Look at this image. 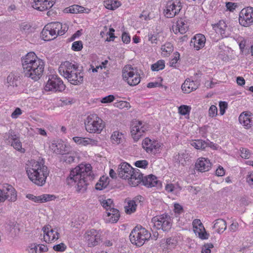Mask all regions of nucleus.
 I'll use <instances>...</instances> for the list:
<instances>
[{"label":"nucleus","mask_w":253,"mask_h":253,"mask_svg":"<svg viewBox=\"0 0 253 253\" xmlns=\"http://www.w3.org/2000/svg\"><path fill=\"white\" fill-rule=\"evenodd\" d=\"M122 42L126 44H128L130 42V36L129 34L126 32H124L122 35Z\"/></svg>","instance_id":"nucleus-61"},{"label":"nucleus","mask_w":253,"mask_h":253,"mask_svg":"<svg viewBox=\"0 0 253 253\" xmlns=\"http://www.w3.org/2000/svg\"><path fill=\"white\" fill-rule=\"evenodd\" d=\"M76 154L75 152L64 153L62 157V161L67 164L75 162Z\"/></svg>","instance_id":"nucleus-38"},{"label":"nucleus","mask_w":253,"mask_h":253,"mask_svg":"<svg viewBox=\"0 0 253 253\" xmlns=\"http://www.w3.org/2000/svg\"><path fill=\"white\" fill-rule=\"evenodd\" d=\"M213 228L216 230L218 233H223L226 229V222L223 219L219 218L214 221Z\"/></svg>","instance_id":"nucleus-30"},{"label":"nucleus","mask_w":253,"mask_h":253,"mask_svg":"<svg viewBox=\"0 0 253 253\" xmlns=\"http://www.w3.org/2000/svg\"><path fill=\"white\" fill-rule=\"evenodd\" d=\"M97 143V141L92 139H86L85 138L83 137L82 140V143H81V144L83 146H86L87 145H96Z\"/></svg>","instance_id":"nucleus-51"},{"label":"nucleus","mask_w":253,"mask_h":253,"mask_svg":"<svg viewBox=\"0 0 253 253\" xmlns=\"http://www.w3.org/2000/svg\"><path fill=\"white\" fill-rule=\"evenodd\" d=\"M115 99V96L112 95L110 94L109 95H107L106 96H105L101 99L100 101L102 103H109L112 102Z\"/></svg>","instance_id":"nucleus-57"},{"label":"nucleus","mask_w":253,"mask_h":253,"mask_svg":"<svg viewBox=\"0 0 253 253\" xmlns=\"http://www.w3.org/2000/svg\"><path fill=\"white\" fill-rule=\"evenodd\" d=\"M78 68L77 65L73 64L68 61H66L61 63L58 68V71L61 76L65 77L72 72H76Z\"/></svg>","instance_id":"nucleus-14"},{"label":"nucleus","mask_w":253,"mask_h":253,"mask_svg":"<svg viewBox=\"0 0 253 253\" xmlns=\"http://www.w3.org/2000/svg\"><path fill=\"white\" fill-rule=\"evenodd\" d=\"M78 4H74L71 5L66 8H65V10L67 13H78L79 12L78 11Z\"/></svg>","instance_id":"nucleus-58"},{"label":"nucleus","mask_w":253,"mask_h":253,"mask_svg":"<svg viewBox=\"0 0 253 253\" xmlns=\"http://www.w3.org/2000/svg\"><path fill=\"white\" fill-rule=\"evenodd\" d=\"M48 25L51 29L55 32L56 36L64 35L68 29V26L67 24H63L58 22L51 23Z\"/></svg>","instance_id":"nucleus-28"},{"label":"nucleus","mask_w":253,"mask_h":253,"mask_svg":"<svg viewBox=\"0 0 253 253\" xmlns=\"http://www.w3.org/2000/svg\"><path fill=\"white\" fill-rule=\"evenodd\" d=\"M102 206L106 209V212L114 208L113 201L111 199L103 200L101 203Z\"/></svg>","instance_id":"nucleus-43"},{"label":"nucleus","mask_w":253,"mask_h":253,"mask_svg":"<svg viewBox=\"0 0 253 253\" xmlns=\"http://www.w3.org/2000/svg\"><path fill=\"white\" fill-rule=\"evenodd\" d=\"M174 211L176 215H179L180 214L183 213L184 212V210L181 205L178 203H175L174 204Z\"/></svg>","instance_id":"nucleus-55"},{"label":"nucleus","mask_w":253,"mask_h":253,"mask_svg":"<svg viewBox=\"0 0 253 253\" xmlns=\"http://www.w3.org/2000/svg\"><path fill=\"white\" fill-rule=\"evenodd\" d=\"M211 163L208 158L201 157L198 158L195 163V168L200 172L209 171L211 167Z\"/></svg>","instance_id":"nucleus-19"},{"label":"nucleus","mask_w":253,"mask_h":253,"mask_svg":"<svg viewBox=\"0 0 253 253\" xmlns=\"http://www.w3.org/2000/svg\"><path fill=\"white\" fill-rule=\"evenodd\" d=\"M22 112L20 108L17 107L14 111L12 113L11 117L12 119H17L19 115L22 114Z\"/></svg>","instance_id":"nucleus-64"},{"label":"nucleus","mask_w":253,"mask_h":253,"mask_svg":"<svg viewBox=\"0 0 253 253\" xmlns=\"http://www.w3.org/2000/svg\"><path fill=\"white\" fill-rule=\"evenodd\" d=\"M177 188H180V187L178 185H175L172 183H168L165 186V190L169 193L173 192Z\"/></svg>","instance_id":"nucleus-53"},{"label":"nucleus","mask_w":253,"mask_h":253,"mask_svg":"<svg viewBox=\"0 0 253 253\" xmlns=\"http://www.w3.org/2000/svg\"><path fill=\"white\" fill-rule=\"evenodd\" d=\"M161 50L163 52L167 53V55L169 54L173 50V45L170 42H167L164 45H162Z\"/></svg>","instance_id":"nucleus-45"},{"label":"nucleus","mask_w":253,"mask_h":253,"mask_svg":"<svg viewBox=\"0 0 253 253\" xmlns=\"http://www.w3.org/2000/svg\"><path fill=\"white\" fill-rule=\"evenodd\" d=\"M176 27L181 34L185 33L188 30V25L184 19L180 18L176 22Z\"/></svg>","instance_id":"nucleus-35"},{"label":"nucleus","mask_w":253,"mask_h":253,"mask_svg":"<svg viewBox=\"0 0 253 253\" xmlns=\"http://www.w3.org/2000/svg\"><path fill=\"white\" fill-rule=\"evenodd\" d=\"M206 38L201 34L196 35L191 41V46L193 45L196 50L202 48L205 45Z\"/></svg>","instance_id":"nucleus-27"},{"label":"nucleus","mask_w":253,"mask_h":253,"mask_svg":"<svg viewBox=\"0 0 253 253\" xmlns=\"http://www.w3.org/2000/svg\"><path fill=\"white\" fill-rule=\"evenodd\" d=\"M175 56L169 62V66L174 68H176L177 61L179 59L180 54L178 52L174 53Z\"/></svg>","instance_id":"nucleus-56"},{"label":"nucleus","mask_w":253,"mask_h":253,"mask_svg":"<svg viewBox=\"0 0 253 253\" xmlns=\"http://www.w3.org/2000/svg\"><path fill=\"white\" fill-rule=\"evenodd\" d=\"M165 62L164 60H159L156 63L152 64L151 69L153 71H159L164 69Z\"/></svg>","instance_id":"nucleus-42"},{"label":"nucleus","mask_w":253,"mask_h":253,"mask_svg":"<svg viewBox=\"0 0 253 253\" xmlns=\"http://www.w3.org/2000/svg\"><path fill=\"white\" fill-rule=\"evenodd\" d=\"M0 192L3 193L4 198L6 197L9 201L15 202L17 200V192L11 185L6 184L0 189Z\"/></svg>","instance_id":"nucleus-20"},{"label":"nucleus","mask_w":253,"mask_h":253,"mask_svg":"<svg viewBox=\"0 0 253 253\" xmlns=\"http://www.w3.org/2000/svg\"><path fill=\"white\" fill-rule=\"evenodd\" d=\"M239 22L245 27L253 25V7L249 6L241 10L239 13Z\"/></svg>","instance_id":"nucleus-10"},{"label":"nucleus","mask_w":253,"mask_h":253,"mask_svg":"<svg viewBox=\"0 0 253 253\" xmlns=\"http://www.w3.org/2000/svg\"><path fill=\"white\" fill-rule=\"evenodd\" d=\"M213 248V245L212 243H207L204 245L202 250V253H211V249Z\"/></svg>","instance_id":"nucleus-60"},{"label":"nucleus","mask_w":253,"mask_h":253,"mask_svg":"<svg viewBox=\"0 0 253 253\" xmlns=\"http://www.w3.org/2000/svg\"><path fill=\"white\" fill-rule=\"evenodd\" d=\"M135 168H133L129 164L126 162L122 163L118 168V174L120 178L126 179L130 176L131 171Z\"/></svg>","instance_id":"nucleus-21"},{"label":"nucleus","mask_w":253,"mask_h":253,"mask_svg":"<svg viewBox=\"0 0 253 253\" xmlns=\"http://www.w3.org/2000/svg\"><path fill=\"white\" fill-rule=\"evenodd\" d=\"M26 170L29 179L39 186L45 184L49 173L42 159L40 161L31 160Z\"/></svg>","instance_id":"nucleus-3"},{"label":"nucleus","mask_w":253,"mask_h":253,"mask_svg":"<svg viewBox=\"0 0 253 253\" xmlns=\"http://www.w3.org/2000/svg\"><path fill=\"white\" fill-rule=\"evenodd\" d=\"M158 33H156L155 32H154L153 33H149L148 35V41L151 42V43L157 44L158 41Z\"/></svg>","instance_id":"nucleus-48"},{"label":"nucleus","mask_w":253,"mask_h":253,"mask_svg":"<svg viewBox=\"0 0 253 253\" xmlns=\"http://www.w3.org/2000/svg\"><path fill=\"white\" fill-rule=\"evenodd\" d=\"M122 76L124 80L130 86H135L140 82V77L136 68H133L128 65L125 67L123 70Z\"/></svg>","instance_id":"nucleus-7"},{"label":"nucleus","mask_w":253,"mask_h":253,"mask_svg":"<svg viewBox=\"0 0 253 253\" xmlns=\"http://www.w3.org/2000/svg\"><path fill=\"white\" fill-rule=\"evenodd\" d=\"M136 207L137 205L135 200L129 201L125 208V211L127 214L133 213L136 211Z\"/></svg>","instance_id":"nucleus-41"},{"label":"nucleus","mask_w":253,"mask_h":253,"mask_svg":"<svg viewBox=\"0 0 253 253\" xmlns=\"http://www.w3.org/2000/svg\"><path fill=\"white\" fill-rule=\"evenodd\" d=\"M246 42V40L243 38H242L241 40L239 41V45L241 53H243L244 50L245 49Z\"/></svg>","instance_id":"nucleus-63"},{"label":"nucleus","mask_w":253,"mask_h":253,"mask_svg":"<svg viewBox=\"0 0 253 253\" xmlns=\"http://www.w3.org/2000/svg\"><path fill=\"white\" fill-rule=\"evenodd\" d=\"M10 144L11 146H12L15 150L22 153L25 152V150L22 148V143L20 141L19 137L18 135L12 141H11Z\"/></svg>","instance_id":"nucleus-40"},{"label":"nucleus","mask_w":253,"mask_h":253,"mask_svg":"<svg viewBox=\"0 0 253 253\" xmlns=\"http://www.w3.org/2000/svg\"><path fill=\"white\" fill-rule=\"evenodd\" d=\"M190 144L197 150H204L207 147L206 140L202 139L193 140L191 141Z\"/></svg>","instance_id":"nucleus-33"},{"label":"nucleus","mask_w":253,"mask_h":253,"mask_svg":"<svg viewBox=\"0 0 253 253\" xmlns=\"http://www.w3.org/2000/svg\"><path fill=\"white\" fill-rule=\"evenodd\" d=\"M67 248L66 246L63 243H61L59 244H57L54 245L53 247V249L58 252H64Z\"/></svg>","instance_id":"nucleus-52"},{"label":"nucleus","mask_w":253,"mask_h":253,"mask_svg":"<svg viewBox=\"0 0 253 253\" xmlns=\"http://www.w3.org/2000/svg\"><path fill=\"white\" fill-rule=\"evenodd\" d=\"M142 148L147 153L156 154L160 151L161 146L160 143L155 140H151L148 137H146L142 141Z\"/></svg>","instance_id":"nucleus-13"},{"label":"nucleus","mask_w":253,"mask_h":253,"mask_svg":"<svg viewBox=\"0 0 253 253\" xmlns=\"http://www.w3.org/2000/svg\"><path fill=\"white\" fill-rule=\"evenodd\" d=\"M25 76L37 81L42 77L44 68V62L39 58L34 52H28L21 58Z\"/></svg>","instance_id":"nucleus-2"},{"label":"nucleus","mask_w":253,"mask_h":253,"mask_svg":"<svg viewBox=\"0 0 253 253\" xmlns=\"http://www.w3.org/2000/svg\"><path fill=\"white\" fill-rule=\"evenodd\" d=\"M94 176L90 164H81L70 171L66 179V183L69 187H77L78 192L84 193L87 189L88 182L92 181Z\"/></svg>","instance_id":"nucleus-1"},{"label":"nucleus","mask_w":253,"mask_h":253,"mask_svg":"<svg viewBox=\"0 0 253 253\" xmlns=\"http://www.w3.org/2000/svg\"><path fill=\"white\" fill-rule=\"evenodd\" d=\"M106 213L107 216L109 217V221L111 223H116L120 217L119 211L114 208L106 212Z\"/></svg>","instance_id":"nucleus-31"},{"label":"nucleus","mask_w":253,"mask_h":253,"mask_svg":"<svg viewBox=\"0 0 253 253\" xmlns=\"http://www.w3.org/2000/svg\"><path fill=\"white\" fill-rule=\"evenodd\" d=\"M240 156L243 158L249 159L251 156V153L250 150L247 148H242V149H240Z\"/></svg>","instance_id":"nucleus-54"},{"label":"nucleus","mask_w":253,"mask_h":253,"mask_svg":"<svg viewBox=\"0 0 253 253\" xmlns=\"http://www.w3.org/2000/svg\"><path fill=\"white\" fill-rule=\"evenodd\" d=\"M50 148L57 154L63 155L66 150V146L61 140H54L50 145Z\"/></svg>","instance_id":"nucleus-26"},{"label":"nucleus","mask_w":253,"mask_h":253,"mask_svg":"<svg viewBox=\"0 0 253 253\" xmlns=\"http://www.w3.org/2000/svg\"><path fill=\"white\" fill-rule=\"evenodd\" d=\"M134 165L139 168L146 169L148 165V162L146 160H139L134 163Z\"/></svg>","instance_id":"nucleus-49"},{"label":"nucleus","mask_w":253,"mask_h":253,"mask_svg":"<svg viewBox=\"0 0 253 253\" xmlns=\"http://www.w3.org/2000/svg\"><path fill=\"white\" fill-rule=\"evenodd\" d=\"M151 233L140 225L136 226L129 234L131 243L137 247H141L146 241L150 240Z\"/></svg>","instance_id":"nucleus-4"},{"label":"nucleus","mask_w":253,"mask_h":253,"mask_svg":"<svg viewBox=\"0 0 253 253\" xmlns=\"http://www.w3.org/2000/svg\"><path fill=\"white\" fill-rule=\"evenodd\" d=\"M154 228L157 230H162L164 232L170 231L172 225V219L168 213H163L154 216L151 219Z\"/></svg>","instance_id":"nucleus-5"},{"label":"nucleus","mask_w":253,"mask_h":253,"mask_svg":"<svg viewBox=\"0 0 253 253\" xmlns=\"http://www.w3.org/2000/svg\"><path fill=\"white\" fill-rule=\"evenodd\" d=\"M65 78L67 79L68 82L75 85H79L83 83L84 76L80 70L78 68L76 72H72L68 75Z\"/></svg>","instance_id":"nucleus-23"},{"label":"nucleus","mask_w":253,"mask_h":253,"mask_svg":"<svg viewBox=\"0 0 253 253\" xmlns=\"http://www.w3.org/2000/svg\"><path fill=\"white\" fill-rule=\"evenodd\" d=\"M200 85V83L195 81H191L190 79H186L181 85V89L184 93H189L197 89Z\"/></svg>","instance_id":"nucleus-25"},{"label":"nucleus","mask_w":253,"mask_h":253,"mask_svg":"<svg viewBox=\"0 0 253 253\" xmlns=\"http://www.w3.org/2000/svg\"><path fill=\"white\" fill-rule=\"evenodd\" d=\"M191 109V108L190 106L182 105L178 107V113L182 116L189 115Z\"/></svg>","instance_id":"nucleus-44"},{"label":"nucleus","mask_w":253,"mask_h":253,"mask_svg":"<svg viewBox=\"0 0 253 253\" xmlns=\"http://www.w3.org/2000/svg\"><path fill=\"white\" fill-rule=\"evenodd\" d=\"M20 77L11 73L7 77V83L12 86H18L20 83Z\"/></svg>","instance_id":"nucleus-32"},{"label":"nucleus","mask_w":253,"mask_h":253,"mask_svg":"<svg viewBox=\"0 0 253 253\" xmlns=\"http://www.w3.org/2000/svg\"><path fill=\"white\" fill-rule=\"evenodd\" d=\"M120 1L118 0H107L104 1L105 7L110 10H115L121 5Z\"/></svg>","instance_id":"nucleus-36"},{"label":"nucleus","mask_w":253,"mask_h":253,"mask_svg":"<svg viewBox=\"0 0 253 253\" xmlns=\"http://www.w3.org/2000/svg\"><path fill=\"white\" fill-rule=\"evenodd\" d=\"M213 28L217 33L220 34L222 38H226L230 35L229 30L224 20H220L217 24L213 25Z\"/></svg>","instance_id":"nucleus-24"},{"label":"nucleus","mask_w":253,"mask_h":253,"mask_svg":"<svg viewBox=\"0 0 253 253\" xmlns=\"http://www.w3.org/2000/svg\"><path fill=\"white\" fill-rule=\"evenodd\" d=\"M217 115V107L213 105H212L209 110V116L211 118L216 116Z\"/></svg>","instance_id":"nucleus-59"},{"label":"nucleus","mask_w":253,"mask_h":253,"mask_svg":"<svg viewBox=\"0 0 253 253\" xmlns=\"http://www.w3.org/2000/svg\"><path fill=\"white\" fill-rule=\"evenodd\" d=\"M65 87L63 82L57 75H49L44 89L46 91L62 92Z\"/></svg>","instance_id":"nucleus-8"},{"label":"nucleus","mask_w":253,"mask_h":253,"mask_svg":"<svg viewBox=\"0 0 253 253\" xmlns=\"http://www.w3.org/2000/svg\"><path fill=\"white\" fill-rule=\"evenodd\" d=\"M142 185L147 188L153 187H161V182L157 179V177L153 174H150L146 176H143L142 178Z\"/></svg>","instance_id":"nucleus-18"},{"label":"nucleus","mask_w":253,"mask_h":253,"mask_svg":"<svg viewBox=\"0 0 253 253\" xmlns=\"http://www.w3.org/2000/svg\"><path fill=\"white\" fill-rule=\"evenodd\" d=\"M41 36L44 41H50L55 39L57 36H56L55 32L51 29L47 25L42 29Z\"/></svg>","instance_id":"nucleus-29"},{"label":"nucleus","mask_w":253,"mask_h":253,"mask_svg":"<svg viewBox=\"0 0 253 253\" xmlns=\"http://www.w3.org/2000/svg\"><path fill=\"white\" fill-rule=\"evenodd\" d=\"M148 127L146 125H143L140 121L135 120L132 122L130 127V133L134 141H137L148 130Z\"/></svg>","instance_id":"nucleus-11"},{"label":"nucleus","mask_w":253,"mask_h":253,"mask_svg":"<svg viewBox=\"0 0 253 253\" xmlns=\"http://www.w3.org/2000/svg\"><path fill=\"white\" fill-rule=\"evenodd\" d=\"M17 135L16 132L12 129H10L7 132L4 133L3 137L5 142L7 144H10L17 137Z\"/></svg>","instance_id":"nucleus-39"},{"label":"nucleus","mask_w":253,"mask_h":253,"mask_svg":"<svg viewBox=\"0 0 253 253\" xmlns=\"http://www.w3.org/2000/svg\"><path fill=\"white\" fill-rule=\"evenodd\" d=\"M111 138L113 143L119 144L123 141L124 134L118 131H115L112 134Z\"/></svg>","instance_id":"nucleus-34"},{"label":"nucleus","mask_w":253,"mask_h":253,"mask_svg":"<svg viewBox=\"0 0 253 253\" xmlns=\"http://www.w3.org/2000/svg\"><path fill=\"white\" fill-rule=\"evenodd\" d=\"M83 48V43L81 41L74 42L72 44L71 49L75 51H80Z\"/></svg>","instance_id":"nucleus-46"},{"label":"nucleus","mask_w":253,"mask_h":253,"mask_svg":"<svg viewBox=\"0 0 253 253\" xmlns=\"http://www.w3.org/2000/svg\"><path fill=\"white\" fill-rule=\"evenodd\" d=\"M182 8L180 0H170L167 2L164 14L167 18H172L179 13Z\"/></svg>","instance_id":"nucleus-9"},{"label":"nucleus","mask_w":253,"mask_h":253,"mask_svg":"<svg viewBox=\"0 0 253 253\" xmlns=\"http://www.w3.org/2000/svg\"><path fill=\"white\" fill-rule=\"evenodd\" d=\"M239 121L245 128L250 129L253 126V114L249 111L243 112L239 117Z\"/></svg>","instance_id":"nucleus-16"},{"label":"nucleus","mask_w":253,"mask_h":253,"mask_svg":"<svg viewBox=\"0 0 253 253\" xmlns=\"http://www.w3.org/2000/svg\"><path fill=\"white\" fill-rule=\"evenodd\" d=\"M86 131L90 133H100L104 127L103 121L96 114L88 115L84 120Z\"/></svg>","instance_id":"nucleus-6"},{"label":"nucleus","mask_w":253,"mask_h":253,"mask_svg":"<svg viewBox=\"0 0 253 253\" xmlns=\"http://www.w3.org/2000/svg\"><path fill=\"white\" fill-rule=\"evenodd\" d=\"M41 197V203L47 202L48 201L54 200L56 197L54 195L50 194H42L40 195Z\"/></svg>","instance_id":"nucleus-47"},{"label":"nucleus","mask_w":253,"mask_h":253,"mask_svg":"<svg viewBox=\"0 0 253 253\" xmlns=\"http://www.w3.org/2000/svg\"><path fill=\"white\" fill-rule=\"evenodd\" d=\"M26 197L32 200L36 203H41V197L40 196H36L32 194H28L26 195Z\"/></svg>","instance_id":"nucleus-62"},{"label":"nucleus","mask_w":253,"mask_h":253,"mask_svg":"<svg viewBox=\"0 0 253 253\" xmlns=\"http://www.w3.org/2000/svg\"><path fill=\"white\" fill-rule=\"evenodd\" d=\"M32 7L39 11H42L51 8L55 3V0H33Z\"/></svg>","instance_id":"nucleus-15"},{"label":"nucleus","mask_w":253,"mask_h":253,"mask_svg":"<svg viewBox=\"0 0 253 253\" xmlns=\"http://www.w3.org/2000/svg\"><path fill=\"white\" fill-rule=\"evenodd\" d=\"M143 174L137 169H134L131 171V173L128 178V183L131 186L135 187L141 183Z\"/></svg>","instance_id":"nucleus-22"},{"label":"nucleus","mask_w":253,"mask_h":253,"mask_svg":"<svg viewBox=\"0 0 253 253\" xmlns=\"http://www.w3.org/2000/svg\"><path fill=\"white\" fill-rule=\"evenodd\" d=\"M219 114L220 115H223L228 107V104L226 101H220L219 102Z\"/></svg>","instance_id":"nucleus-50"},{"label":"nucleus","mask_w":253,"mask_h":253,"mask_svg":"<svg viewBox=\"0 0 253 253\" xmlns=\"http://www.w3.org/2000/svg\"><path fill=\"white\" fill-rule=\"evenodd\" d=\"M109 178L104 176L100 178L99 181L96 184L95 189L97 190H102L107 187L109 184Z\"/></svg>","instance_id":"nucleus-37"},{"label":"nucleus","mask_w":253,"mask_h":253,"mask_svg":"<svg viewBox=\"0 0 253 253\" xmlns=\"http://www.w3.org/2000/svg\"><path fill=\"white\" fill-rule=\"evenodd\" d=\"M101 233L99 231L91 229L87 231L84 234L85 241L89 247H95L101 242Z\"/></svg>","instance_id":"nucleus-12"},{"label":"nucleus","mask_w":253,"mask_h":253,"mask_svg":"<svg viewBox=\"0 0 253 253\" xmlns=\"http://www.w3.org/2000/svg\"><path fill=\"white\" fill-rule=\"evenodd\" d=\"M43 239L45 242H51L57 240L59 237V233L55 229H51V227L44 226L42 228Z\"/></svg>","instance_id":"nucleus-17"}]
</instances>
